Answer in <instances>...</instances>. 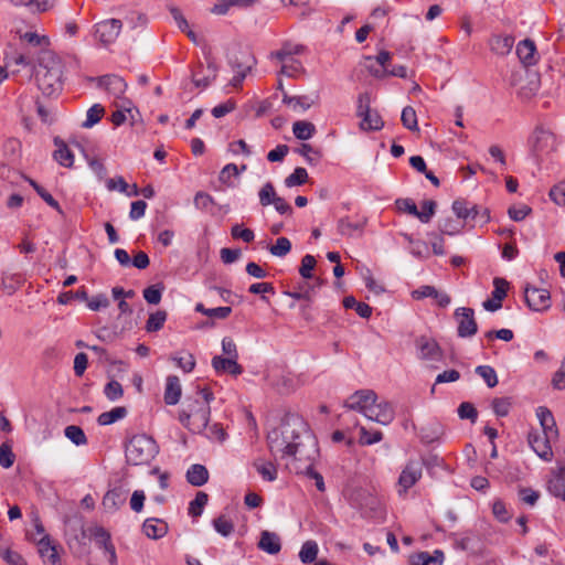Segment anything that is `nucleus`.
<instances>
[{
    "mask_svg": "<svg viewBox=\"0 0 565 565\" xmlns=\"http://www.w3.org/2000/svg\"><path fill=\"white\" fill-rule=\"evenodd\" d=\"M122 30V22L119 19H106L93 26L94 39L104 47L114 44Z\"/></svg>",
    "mask_w": 565,
    "mask_h": 565,
    "instance_id": "obj_6",
    "label": "nucleus"
},
{
    "mask_svg": "<svg viewBox=\"0 0 565 565\" xmlns=\"http://www.w3.org/2000/svg\"><path fill=\"white\" fill-rule=\"evenodd\" d=\"M159 448L153 438L146 434L131 437L126 445L125 455L127 462L134 466L149 463L158 454Z\"/></svg>",
    "mask_w": 565,
    "mask_h": 565,
    "instance_id": "obj_2",
    "label": "nucleus"
},
{
    "mask_svg": "<svg viewBox=\"0 0 565 565\" xmlns=\"http://www.w3.org/2000/svg\"><path fill=\"white\" fill-rule=\"evenodd\" d=\"M475 372L484 381L488 387L492 388L498 385V375L492 366L479 365L475 369Z\"/></svg>",
    "mask_w": 565,
    "mask_h": 565,
    "instance_id": "obj_35",
    "label": "nucleus"
},
{
    "mask_svg": "<svg viewBox=\"0 0 565 565\" xmlns=\"http://www.w3.org/2000/svg\"><path fill=\"white\" fill-rule=\"evenodd\" d=\"M163 287L152 285L143 290V298L150 305H158L161 301Z\"/></svg>",
    "mask_w": 565,
    "mask_h": 565,
    "instance_id": "obj_59",
    "label": "nucleus"
},
{
    "mask_svg": "<svg viewBox=\"0 0 565 565\" xmlns=\"http://www.w3.org/2000/svg\"><path fill=\"white\" fill-rule=\"evenodd\" d=\"M524 298L530 309L544 311L551 307V295L547 289L526 286Z\"/></svg>",
    "mask_w": 565,
    "mask_h": 565,
    "instance_id": "obj_10",
    "label": "nucleus"
},
{
    "mask_svg": "<svg viewBox=\"0 0 565 565\" xmlns=\"http://www.w3.org/2000/svg\"><path fill=\"white\" fill-rule=\"evenodd\" d=\"M207 501H209V495L203 491H199L195 494V498L189 504V514L193 518L201 516L203 513V509L206 505Z\"/></svg>",
    "mask_w": 565,
    "mask_h": 565,
    "instance_id": "obj_36",
    "label": "nucleus"
},
{
    "mask_svg": "<svg viewBox=\"0 0 565 565\" xmlns=\"http://www.w3.org/2000/svg\"><path fill=\"white\" fill-rule=\"evenodd\" d=\"M270 454L276 459L299 461L312 466L318 455V443L305 420L296 415L286 416L267 435Z\"/></svg>",
    "mask_w": 565,
    "mask_h": 565,
    "instance_id": "obj_1",
    "label": "nucleus"
},
{
    "mask_svg": "<svg viewBox=\"0 0 565 565\" xmlns=\"http://www.w3.org/2000/svg\"><path fill=\"white\" fill-rule=\"evenodd\" d=\"M90 535L100 548H106L108 545L113 544L109 532L103 526H94L90 529Z\"/></svg>",
    "mask_w": 565,
    "mask_h": 565,
    "instance_id": "obj_46",
    "label": "nucleus"
},
{
    "mask_svg": "<svg viewBox=\"0 0 565 565\" xmlns=\"http://www.w3.org/2000/svg\"><path fill=\"white\" fill-rule=\"evenodd\" d=\"M302 52V46L299 44H285L280 50L273 52L270 57L280 61L290 60L294 55L300 54Z\"/></svg>",
    "mask_w": 565,
    "mask_h": 565,
    "instance_id": "obj_39",
    "label": "nucleus"
},
{
    "mask_svg": "<svg viewBox=\"0 0 565 565\" xmlns=\"http://www.w3.org/2000/svg\"><path fill=\"white\" fill-rule=\"evenodd\" d=\"M54 145L56 146V150L54 151V159L63 167L71 168L74 163V154L68 149L66 143L60 139H54Z\"/></svg>",
    "mask_w": 565,
    "mask_h": 565,
    "instance_id": "obj_28",
    "label": "nucleus"
},
{
    "mask_svg": "<svg viewBox=\"0 0 565 565\" xmlns=\"http://www.w3.org/2000/svg\"><path fill=\"white\" fill-rule=\"evenodd\" d=\"M292 132L299 140H308L312 138L316 132V127L312 122L306 120L295 121L292 125Z\"/></svg>",
    "mask_w": 565,
    "mask_h": 565,
    "instance_id": "obj_32",
    "label": "nucleus"
},
{
    "mask_svg": "<svg viewBox=\"0 0 565 565\" xmlns=\"http://www.w3.org/2000/svg\"><path fill=\"white\" fill-rule=\"evenodd\" d=\"M458 416L461 419H469L471 423H476L478 418V412L473 404L469 402H462L458 407Z\"/></svg>",
    "mask_w": 565,
    "mask_h": 565,
    "instance_id": "obj_60",
    "label": "nucleus"
},
{
    "mask_svg": "<svg viewBox=\"0 0 565 565\" xmlns=\"http://www.w3.org/2000/svg\"><path fill=\"white\" fill-rule=\"evenodd\" d=\"M527 146L532 156L540 159L555 149L556 137L550 129L539 125L530 135Z\"/></svg>",
    "mask_w": 565,
    "mask_h": 565,
    "instance_id": "obj_4",
    "label": "nucleus"
},
{
    "mask_svg": "<svg viewBox=\"0 0 565 565\" xmlns=\"http://www.w3.org/2000/svg\"><path fill=\"white\" fill-rule=\"evenodd\" d=\"M436 202L433 200H425L422 203V211L418 210L417 218L422 223H428L430 222L431 217L435 215L436 212Z\"/></svg>",
    "mask_w": 565,
    "mask_h": 565,
    "instance_id": "obj_54",
    "label": "nucleus"
},
{
    "mask_svg": "<svg viewBox=\"0 0 565 565\" xmlns=\"http://www.w3.org/2000/svg\"><path fill=\"white\" fill-rule=\"evenodd\" d=\"M492 298L483 301L482 306L487 311L494 312L502 307V300L507 297L508 281L503 278L495 277L493 279Z\"/></svg>",
    "mask_w": 565,
    "mask_h": 565,
    "instance_id": "obj_16",
    "label": "nucleus"
},
{
    "mask_svg": "<svg viewBox=\"0 0 565 565\" xmlns=\"http://www.w3.org/2000/svg\"><path fill=\"white\" fill-rule=\"evenodd\" d=\"M376 401L377 395L373 390H359L347 398L344 407L364 415L370 405Z\"/></svg>",
    "mask_w": 565,
    "mask_h": 565,
    "instance_id": "obj_9",
    "label": "nucleus"
},
{
    "mask_svg": "<svg viewBox=\"0 0 565 565\" xmlns=\"http://www.w3.org/2000/svg\"><path fill=\"white\" fill-rule=\"evenodd\" d=\"M255 64L256 60L248 50H241L235 56L231 57L230 65L235 73L231 84L234 87L241 86L247 73Z\"/></svg>",
    "mask_w": 565,
    "mask_h": 565,
    "instance_id": "obj_7",
    "label": "nucleus"
},
{
    "mask_svg": "<svg viewBox=\"0 0 565 565\" xmlns=\"http://www.w3.org/2000/svg\"><path fill=\"white\" fill-rule=\"evenodd\" d=\"M536 414L543 429L541 434L557 440L558 429L552 412L547 407L541 406L537 408Z\"/></svg>",
    "mask_w": 565,
    "mask_h": 565,
    "instance_id": "obj_21",
    "label": "nucleus"
},
{
    "mask_svg": "<svg viewBox=\"0 0 565 565\" xmlns=\"http://www.w3.org/2000/svg\"><path fill=\"white\" fill-rule=\"evenodd\" d=\"M217 67L214 62L207 63V74L201 76V71H195L192 75L193 84L199 88H206L216 77Z\"/></svg>",
    "mask_w": 565,
    "mask_h": 565,
    "instance_id": "obj_30",
    "label": "nucleus"
},
{
    "mask_svg": "<svg viewBox=\"0 0 565 565\" xmlns=\"http://www.w3.org/2000/svg\"><path fill=\"white\" fill-rule=\"evenodd\" d=\"M238 359L233 358H224L221 355H215L212 359V366L216 374H231L237 376L242 374L243 367L238 364Z\"/></svg>",
    "mask_w": 565,
    "mask_h": 565,
    "instance_id": "obj_18",
    "label": "nucleus"
},
{
    "mask_svg": "<svg viewBox=\"0 0 565 565\" xmlns=\"http://www.w3.org/2000/svg\"><path fill=\"white\" fill-rule=\"evenodd\" d=\"M470 204L465 200H456L452 202V211L460 220H468L473 209H469Z\"/></svg>",
    "mask_w": 565,
    "mask_h": 565,
    "instance_id": "obj_61",
    "label": "nucleus"
},
{
    "mask_svg": "<svg viewBox=\"0 0 565 565\" xmlns=\"http://www.w3.org/2000/svg\"><path fill=\"white\" fill-rule=\"evenodd\" d=\"M142 532L147 537L158 540L167 534L168 525L160 519L149 518L142 524Z\"/></svg>",
    "mask_w": 565,
    "mask_h": 565,
    "instance_id": "obj_23",
    "label": "nucleus"
},
{
    "mask_svg": "<svg viewBox=\"0 0 565 565\" xmlns=\"http://www.w3.org/2000/svg\"><path fill=\"white\" fill-rule=\"evenodd\" d=\"M237 177H239L238 167L235 163H228L221 170L218 180L226 186L233 188L235 184L232 179Z\"/></svg>",
    "mask_w": 565,
    "mask_h": 565,
    "instance_id": "obj_42",
    "label": "nucleus"
},
{
    "mask_svg": "<svg viewBox=\"0 0 565 565\" xmlns=\"http://www.w3.org/2000/svg\"><path fill=\"white\" fill-rule=\"evenodd\" d=\"M128 493L129 489L124 486H116L109 489L102 501L105 511L110 513L118 511L126 503Z\"/></svg>",
    "mask_w": 565,
    "mask_h": 565,
    "instance_id": "obj_14",
    "label": "nucleus"
},
{
    "mask_svg": "<svg viewBox=\"0 0 565 565\" xmlns=\"http://www.w3.org/2000/svg\"><path fill=\"white\" fill-rule=\"evenodd\" d=\"M171 360L185 373L192 372L195 366V359L191 353L173 354Z\"/></svg>",
    "mask_w": 565,
    "mask_h": 565,
    "instance_id": "obj_49",
    "label": "nucleus"
},
{
    "mask_svg": "<svg viewBox=\"0 0 565 565\" xmlns=\"http://www.w3.org/2000/svg\"><path fill=\"white\" fill-rule=\"evenodd\" d=\"M258 547L270 554V555H275L277 553H279L280 548H281V543H280V539L279 536L274 533V532H269V531H263L260 533V539H259V542H258Z\"/></svg>",
    "mask_w": 565,
    "mask_h": 565,
    "instance_id": "obj_26",
    "label": "nucleus"
},
{
    "mask_svg": "<svg viewBox=\"0 0 565 565\" xmlns=\"http://www.w3.org/2000/svg\"><path fill=\"white\" fill-rule=\"evenodd\" d=\"M454 318L457 322V335L459 338H471L478 332V324L472 308H457L454 312Z\"/></svg>",
    "mask_w": 565,
    "mask_h": 565,
    "instance_id": "obj_8",
    "label": "nucleus"
},
{
    "mask_svg": "<svg viewBox=\"0 0 565 565\" xmlns=\"http://www.w3.org/2000/svg\"><path fill=\"white\" fill-rule=\"evenodd\" d=\"M418 359L425 361L429 367L438 369L439 363H445V354L436 340L428 337H419L416 340Z\"/></svg>",
    "mask_w": 565,
    "mask_h": 565,
    "instance_id": "obj_5",
    "label": "nucleus"
},
{
    "mask_svg": "<svg viewBox=\"0 0 565 565\" xmlns=\"http://www.w3.org/2000/svg\"><path fill=\"white\" fill-rule=\"evenodd\" d=\"M2 558L9 564V565H28L25 559L22 557L21 554H19L15 551H12L10 548H6L1 551Z\"/></svg>",
    "mask_w": 565,
    "mask_h": 565,
    "instance_id": "obj_64",
    "label": "nucleus"
},
{
    "mask_svg": "<svg viewBox=\"0 0 565 565\" xmlns=\"http://www.w3.org/2000/svg\"><path fill=\"white\" fill-rule=\"evenodd\" d=\"M445 559L444 552L435 550L433 554L428 552H418L409 557L411 565H443Z\"/></svg>",
    "mask_w": 565,
    "mask_h": 565,
    "instance_id": "obj_24",
    "label": "nucleus"
},
{
    "mask_svg": "<svg viewBox=\"0 0 565 565\" xmlns=\"http://www.w3.org/2000/svg\"><path fill=\"white\" fill-rule=\"evenodd\" d=\"M527 441L533 451L543 460L551 461L553 458L552 443L556 439L550 438L546 435L537 431L530 433Z\"/></svg>",
    "mask_w": 565,
    "mask_h": 565,
    "instance_id": "obj_12",
    "label": "nucleus"
},
{
    "mask_svg": "<svg viewBox=\"0 0 565 565\" xmlns=\"http://www.w3.org/2000/svg\"><path fill=\"white\" fill-rule=\"evenodd\" d=\"M401 120L406 129L411 131H418L417 115L412 106H406L403 108Z\"/></svg>",
    "mask_w": 565,
    "mask_h": 565,
    "instance_id": "obj_44",
    "label": "nucleus"
},
{
    "mask_svg": "<svg viewBox=\"0 0 565 565\" xmlns=\"http://www.w3.org/2000/svg\"><path fill=\"white\" fill-rule=\"evenodd\" d=\"M364 416L372 422L386 426L394 420L395 412L390 402L382 401L377 403L376 401L365 411Z\"/></svg>",
    "mask_w": 565,
    "mask_h": 565,
    "instance_id": "obj_11",
    "label": "nucleus"
},
{
    "mask_svg": "<svg viewBox=\"0 0 565 565\" xmlns=\"http://www.w3.org/2000/svg\"><path fill=\"white\" fill-rule=\"evenodd\" d=\"M492 409L497 416L504 417L509 414L512 406L511 398L500 397L492 401Z\"/></svg>",
    "mask_w": 565,
    "mask_h": 565,
    "instance_id": "obj_57",
    "label": "nucleus"
},
{
    "mask_svg": "<svg viewBox=\"0 0 565 565\" xmlns=\"http://www.w3.org/2000/svg\"><path fill=\"white\" fill-rule=\"evenodd\" d=\"M422 473L423 467L419 461H408L398 477V486L401 487L398 492L406 493L422 478Z\"/></svg>",
    "mask_w": 565,
    "mask_h": 565,
    "instance_id": "obj_13",
    "label": "nucleus"
},
{
    "mask_svg": "<svg viewBox=\"0 0 565 565\" xmlns=\"http://www.w3.org/2000/svg\"><path fill=\"white\" fill-rule=\"evenodd\" d=\"M291 250V243L287 237L277 238L276 243L269 247V253L276 257H285Z\"/></svg>",
    "mask_w": 565,
    "mask_h": 565,
    "instance_id": "obj_50",
    "label": "nucleus"
},
{
    "mask_svg": "<svg viewBox=\"0 0 565 565\" xmlns=\"http://www.w3.org/2000/svg\"><path fill=\"white\" fill-rule=\"evenodd\" d=\"M259 203L262 206H268L279 196L276 194L271 182H266L258 192Z\"/></svg>",
    "mask_w": 565,
    "mask_h": 565,
    "instance_id": "obj_45",
    "label": "nucleus"
},
{
    "mask_svg": "<svg viewBox=\"0 0 565 565\" xmlns=\"http://www.w3.org/2000/svg\"><path fill=\"white\" fill-rule=\"evenodd\" d=\"M214 530L224 537L230 536L234 532V523L224 515L213 520Z\"/></svg>",
    "mask_w": 565,
    "mask_h": 565,
    "instance_id": "obj_48",
    "label": "nucleus"
},
{
    "mask_svg": "<svg viewBox=\"0 0 565 565\" xmlns=\"http://www.w3.org/2000/svg\"><path fill=\"white\" fill-rule=\"evenodd\" d=\"M73 299L88 300V294L84 287L76 291H65L58 295L57 301L62 305L70 303Z\"/></svg>",
    "mask_w": 565,
    "mask_h": 565,
    "instance_id": "obj_55",
    "label": "nucleus"
},
{
    "mask_svg": "<svg viewBox=\"0 0 565 565\" xmlns=\"http://www.w3.org/2000/svg\"><path fill=\"white\" fill-rule=\"evenodd\" d=\"M126 415H127L126 407L118 406V407L110 409L109 412L102 413L97 418V423L100 426H107V425L114 424L117 420L125 418Z\"/></svg>",
    "mask_w": 565,
    "mask_h": 565,
    "instance_id": "obj_31",
    "label": "nucleus"
},
{
    "mask_svg": "<svg viewBox=\"0 0 565 565\" xmlns=\"http://www.w3.org/2000/svg\"><path fill=\"white\" fill-rule=\"evenodd\" d=\"M166 320L167 312L163 310H158L149 316L146 322V330L148 332H157L163 328Z\"/></svg>",
    "mask_w": 565,
    "mask_h": 565,
    "instance_id": "obj_40",
    "label": "nucleus"
},
{
    "mask_svg": "<svg viewBox=\"0 0 565 565\" xmlns=\"http://www.w3.org/2000/svg\"><path fill=\"white\" fill-rule=\"evenodd\" d=\"M104 113L105 109L100 104H94L88 108L86 119L83 121L82 127L92 128L102 119Z\"/></svg>",
    "mask_w": 565,
    "mask_h": 565,
    "instance_id": "obj_41",
    "label": "nucleus"
},
{
    "mask_svg": "<svg viewBox=\"0 0 565 565\" xmlns=\"http://www.w3.org/2000/svg\"><path fill=\"white\" fill-rule=\"evenodd\" d=\"M319 547L316 541H306L299 552V558L303 564H310L316 561Z\"/></svg>",
    "mask_w": 565,
    "mask_h": 565,
    "instance_id": "obj_33",
    "label": "nucleus"
},
{
    "mask_svg": "<svg viewBox=\"0 0 565 565\" xmlns=\"http://www.w3.org/2000/svg\"><path fill=\"white\" fill-rule=\"evenodd\" d=\"M516 55L519 56L521 63L525 66H533L539 61L536 45L534 41L530 39H524L518 43Z\"/></svg>",
    "mask_w": 565,
    "mask_h": 565,
    "instance_id": "obj_19",
    "label": "nucleus"
},
{
    "mask_svg": "<svg viewBox=\"0 0 565 565\" xmlns=\"http://www.w3.org/2000/svg\"><path fill=\"white\" fill-rule=\"evenodd\" d=\"M384 126V121L376 110H372L370 116H364L360 122V128L362 130H381Z\"/></svg>",
    "mask_w": 565,
    "mask_h": 565,
    "instance_id": "obj_37",
    "label": "nucleus"
},
{
    "mask_svg": "<svg viewBox=\"0 0 565 565\" xmlns=\"http://www.w3.org/2000/svg\"><path fill=\"white\" fill-rule=\"evenodd\" d=\"M39 553L44 565H62L56 546L52 544L50 535H44L38 541Z\"/></svg>",
    "mask_w": 565,
    "mask_h": 565,
    "instance_id": "obj_17",
    "label": "nucleus"
},
{
    "mask_svg": "<svg viewBox=\"0 0 565 565\" xmlns=\"http://www.w3.org/2000/svg\"><path fill=\"white\" fill-rule=\"evenodd\" d=\"M365 221L352 222L348 216L341 217L338 221V232L342 236L354 237L361 236Z\"/></svg>",
    "mask_w": 565,
    "mask_h": 565,
    "instance_id": "obj_25",
    "label": "nucleus"
},
{
    "mask_svg": "<svg viewBox=\"0 0 565 565\" xmlns=\"http://www.w3.org/2000/svg\"><path fill=\"white\" fill-rule=\"evenodd\" d=\"M316 264H317L316 258L312 255H310V254L305 255L301 259V265L299 267L300 276L305 279L312 278L313 277L312 270L315 269Z\"/></svg>",
    "mask_w": 565,
    "mask_h": 565,
    "instance_id": "obj_56",
    "label": "nucleus"
},
{
    "mask_svg": "<svg viewBox=\"0 0 565 565\" xmlns=\"http://www.w3.org/2000/svg\"><path fill=\"white\" fill-rule=\"evenodd\" d=\"M463 223L451 217H446L438 222V230L441 235L455 236L461 232Z\"/></svg>",
    "mask_w": 565,
    "mask_h": 565,
    "instance_id": "obj_34",
    "label": "nucleus"
},
{
    "mask_svg": "<svg viewBox=\"0 0 565 565\" xmlns=\"http://www.w3.org/2000/svg\"><path fill=\"white\" fill-rule=\"evenodd\" d=\"M280 62L282 63L280 73L288 77H296L297 75L305 72L301 62L295 57H290V60Z\"/></svg>",
    "mask_w": 565,
    "mask_h": 565,
    "instance_id": "obj_38",
    "label": "nucleus"
},
{
    "mask_svg": "<svg viewBox=\"0 0 565 565\" xmlns=\"http://www.w3.org/2000/svg\"><path fill=\"white\" fill-rule=\"evenodd\" d=\"M97 81L99 87L105 88L109 94H111L115 97L122 96L127 88V84L124 81V78L115 74L100 76Z\"/></svg>",
    "mask_w": 565,
    "mask_h": 565,
    "instance_id": "obj_20",
    "label": "nucleus"
},
{
    "mask_svg": "<svg viewBox=\"0 0 565 565\" xmlns=\"http://www.w3.org/2000/svg\"><path fill=\"white\" fill-rule=\"evenodd\" d=\"M15 455L12 451L11 446L8 443H3L0 446V466L4 469H9L13 466Z\"/></svg>",
    "mask_w": 565,
    "mask_h": 565,
    "instance_id": "obj_53",
    "label": "nucleus"
},
{
    "mask_svg": "<svg viewBox=\"0 0 565 565\" xmlns=\"http://www.w3.org/2000/svg\"><path fill=\"white\" fill-rule=\"evenodd\" d=\"M371 109V96L369 93H362L358 96L356 116L361 119L364 116H370Z\"/></svg>",
    "mask_w": 565,
    "mask_h": 565,
    "instance_id": "obj_58",
    "label": "nucleus"
},
{
    "mask_svg": "<svg viewBox=\"0 0 565 565\" xmlns=\"http://www.w3.org/2000/svg\"><path fill=\"white\" fill-rule=\"evenodd\" d=\"M194 404L195 406L192 411L191 433L202 434L207 429L211 407L206 404H199V401H195Z\"/></svg>",
    "mask_w": 565,
    "mask_h": 565,
    "instance_id": "obj_15",
    "label": "nucleus"
},
{
    "mask_svg": "<svg viewBox=\"0 0 565 565\" xmlns=\"http://www.w3.org/2000/svg\"><path fill=\"white\" fill-rule=\"evenodd\" d=\"M186 481L194 487H202L209 481V471L205 466L194 463L185 473Z\"/></svg>",
    "mask_w": 565,
    "mask_h": 565,
    "instance_id": "obj_27",
    "label": "nucleus"
},
{
    "mask_svg": "<svg viewBox=\"0 0 565 565\" xmlns=\"http://www.w3.org/2000/svg\"><path fill=\"white\" fill-rule=\"evenodd\" d=\"M550 492L565 501V467L558 471L548 481Z\"/></svg>",
    "mask_w": 565,
    "mask_h": 565,
    "instance_id": "obj_29",
    "label": "nucleus"
},
{
    "mask_svg": "<svg viewBox=\"0 0 565 565\" xmlns=\"http://www.w3.org/2000/svg\"><path fill=\"white\" fill-rule=\"evenodd\" d=\"M64 435L76 446H83V445L87 444L86 435L79 426H76V425L67 426L64 429Z\"/></svg>",
    "mask_w": 565,
    "mask_h": 565,
    "instance_id": "obj_43",
    "label": "nucleus"
},
{
    "mask_svg": "<svg viewBox=\"0 0 565 565\" xmlns=\"http://www.w3.org/2000/svg\"><path fill=\"white\" fill-rule=\"evenodd\" d=\"M383 439V434L380 430L370 431L365 427H360V444L370 446L380 443Z\"/></svg>",
    "mask_w": 565,
    "mask_h": 565,
    "instance_id": "obj_52",
    "label": "nucleus"
},
{
    "mask_svg": "<svg viewBox=\"0 0 565 565\" xmlns=\"http://www.w3.org/2000/svg\"><path fill=\"white\" fill-rule=\"evenodd\" d=\"M104 394L109 401L114 402L122 396L124 390L121 384L114 380L106 384Z\"/></svg>",
    "mask_w": 565,
    "mask_h": 565,
    "instance_id": "obj_62",
    "label": "nucleus"
},
{
    "mask_svg": "<svg viewBox=\"0 0 565 565\" xmlns=\"http://www.w3.org/2000/svg\"><path fill=\"white\" fill-rule=\"evenodd\" d=\"M182 394L180 380L177 375H169L166 380L163 399L167 405H175L179 403Z\"/></svg>",
    "mask_w": 565,
    "mask_h": 565,
    "instance_id": "obj_22",
    "label": "nucleus"
},
{
    "mask_svg": "<svg viewBox=\"0 0 565 565\" xmlns=\"http://www.w3.org/2000/svg\"><path fill=\"white\" fill-rule=\"evenodd\" d=\"M308 180V172L305 168L298 167L285 179V185L287 188H294L302 185Z\"/></svg>",
    "mask_w": 565,
    "mask_h": 565,
    "instance_id": "obj_47",
    "label": "nucleus"
},
{
    "mask_svg": "<svg viewBox=\"0 0 565 565\" xmlns=\"http://www.w3.org/2000/svg\"><path fill=\"white\" fill-rule=\"evenodd\" d=\"M257 472L264 480L274 481L277 478V469L269 461L255 462Z\"/></svg>",
    "mask_w": 565,
    "mask_h": 565,
    "instance_id": "obj_51",
    "label": "nucleus"
},
{
    "mask_svg": "<svg viewBox=\"0 0 565 565\" xmlns=\"http://www.w3.org/2000/svg\"><path fill=\"white\" fill-rule=\"evenodd\" d=\"M513 46V39L510 36H498L493 40L492 50L499 54L509 53Z\"/></svg>",
    "mask_w": 565,
    "mask_h": 565,
    "instance_id": "obj_63",
    "label": "nucleus"
},
{
    "mask_svg": "<svg viewBox=\"0 0 565 565\" xmlns=\"http://www.w3.org/2000/svg\"><path fill=\"white\" fill-rule=\"evenodd\" d=\"M35 82L44 96H56L62 90V67L58 62L40 63L35 68Z\"/></svg>",
    "mask_w": 565,
    "mask_h": 565,
    "instance_id": "obj_3",
    "label": "nucleus"
}]
</instances>
